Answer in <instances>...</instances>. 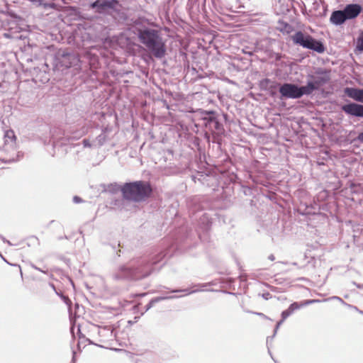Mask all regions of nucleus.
I'll use <instances>...</instances> for the list:
<instances>
[{
  "label": "nucleus",
  "mask_w": 363,
  "mask_h": 363,
  "mask_svg": "<svg viewBox=\"0 0 363 363\" xmlns=\"http://www.w3.org/2000/svg\"><path fill=\"white\" fill-rule=\"evenodd\" d=\"M112 276L115 280L138 279L143 277V276L138 274L136 269L125 265L118 267Z\"/></svg>",
  "instance_id": "obj_4"
},
{
  "label": "nucleus",
  "mask_w": 363,
  "mask_h": 363,
  "mask_svg": "<svg viewBox=\"0 0 363 363\" xmlns=\"http://www.w3.org/2000/svg\"><path fill=\"white\" fill-rule=\"evenodd\" d=\"M314 87L312 84L308 82L306 86L298 87V94L299 98H301L303 95H309L313 93L314 91Z\"/></svg>",
  "instance_id": "obj_13"
},
{
  "label": "nucleus",
  "mask_w": 363,
  "mask_h": 363,
  "mask_svg": "<svg viewBox=\"0 0 363 363\" xmlns=\"http://www.w3.org/2000/svg\"><path fill=\"white\" fill-rule=\"evenodd\" d=\"M293 312L288 308L281 313V320L278 322L277 327L279 326Z\"/></svg>",
  "instance_id": "obj_14"
},
{
  "label": "nucleus",
  "mask_w": 363,
  "mask_h": 363,
  "mask_svg": "<svg viewBox=\"0 0 363 363\" xmlns=\"http://www.w3.org/2000/svg\"><path fill=\"white\" fill-rule=\"evenodd\" d=\"M282 96L286 98L298 99V87L293 84H284L279 89Z\"/></svg>",
  "instance_id": "obj_6"
},
{
  "label": "nucleus",
  "mask_w": 363,
  "mask_h": 363,
  "mask_svg": "<svg viewBox=\"0 0 363 363\" xmlns=\"http://www.w3.org/2000/svg\"><path fill=\"white\" fill-rule=\"evenodd\" d=\"M4 145L11 147H13L16 141V135L12 130H7L4 133Z\"/></svg>",
  "instance_id": "obj_11"
},
{
  "label": "nucleus",
  "mask_w": 363,
  "mask_h": 363,
  "mask_svg": "<svg viewBox=\"0 0 363 363\" xmlns=\"http://www.w3.org/2000/svg\"><path fill=\"white\" fill-rule=\"evenodd\" d=\"M83 144H84V145L85 147H91V145H90V143H89V140H88L84 139V140H83Z\"/></svg>",
  "instance_id": "obj_18"
},
{
  "label": "nucleus",
  "mask_w": 363,
  "mask_h": 363,
  "mask_svg": "<svg viewBox=\"0 0 363 363\" xmlns=\"http://www.w3.org/2000/svg\"><path fill=\"white\" fill-rule=\"evenodd\" d=\"M121 191L125 199L140 202L151 196L152 188L148 182L137 181L125 184Z\"/></svg>",
  "instance_id": "obj_2"
},
{
  "label": "nucleus",
  "mask_w": 363,
  "mask_h": 363,
  "mask_svg": "<svg viewBox=\"0 0 363 363\" xmlns=\"http://www.w3.org/2000/svg\"><path fill=\"white\" fill-rule=\"evenodd\" d=\"M358 139L359 140H360L361 142H363V132L361 133L359 136H358Z\"/></svg>",
  "instance_id": "obj_20"
},
{
  "label": "nucleus",
  "mask_w": 363,
  "mask_h": 363,
  "mask_svg": "<svg viewBox=\"0 0 363 363\" xmlns=\"http://www.w3.org/2000/svg\"><path fill=\"white\" fill-rule=\"evenodd\" d=\"M291 38L295 44L300 45L305 48L315 50L319 53H322L325 50L321 42L316 40L309 35H305L301 31L296 32Z\"/></svg>",
  "instance_id": "obj_3"
},
{
  "label": "nucleus",
  "mask_w": 363,
  "mask_h": 363,
  "mask_svg": "<svg viewBox=\"0 0 363 363\" xmlns=\"http://www.w3.org/2000/svg\"><path fill=\"white\" fill-rule=\"evenodd\" d=\"M138 37L154 57L162 58L165 55L166 45L158 30L150 28L140 30Z\"/></svg>",
  "instance_id": "obj_1"
},
{
  "label": "nucleus",
  "mask_w": 363,
  "mask_h": 363,
  "mask_svg": "<svg viewBox=\"0 0 363 363\" xmlns=\"http://www.w3.org/2000/svg\"><path fill=\"white\" fill-rule=\"evenodd\" d=\"M117 4L116 0H96L90 5V7L96 9V11L101 13L106 9H114Z\"/></svg>",
  "instance_id": "obj_5"
},
{
  "label": "nucleus",
  "mask_w": 363,
  "mask_h": 363,
  "mask_svg": "<svg viewBox=\"0 0 363 363\" xmlns=\"http://www.w3.org/2000/svg\"><path fill=\"white\" fill-rule=\"evenodd\" d=\"M313 81L310 82L313 85L315 90L319 89L320 86H323L328 81V78L325 76L315 77H313Z\"/></svg>",
  "instance_id": "obj_12"
},
{
  "label": "nucleus",
  "mask_w": 363,
  "mask_h": 363,
  "mask_svg": "<svg viewBox=\"0 0 363 363\" xmlns=\"http://www.w3.org/2000/svg\"><path fill=\"white\" fill-rule=\"evenodd\" d=\"M308 303V302L299 303L297 302H294L289 306V308L294 313L295 311H297L299 308H301V307L306 306Z\"/></svg>",
  "instance_id": "obj_15"
},
{
  "label": "nucleus",
  "mask_w": 363,
  "mask_h": 363,
  "mask_svg": "<svg viewBox=\"0 0 363 363\" xmlns=\"http://www.w3.org/2000/svg\"><path fill=\"white\" fill-rule=\"evenodd\" d=\"M330 20L335 25H340L346 20V17L343 11H333L330 16Z\"/></svg>",
  "instance_id": "obj_10"
},
{
  "label": "nucleus",
  "mask_w": 363,
  "mask_h": 363,
  "mask_svg": "<svg viewBox=\"0 0 363 363\" xmlns=\"http://www.w3.org/2000/svg\"><path fill=\"white\" fill-rule=\"evenodd\" d=\"M357 48L359 50L363 51V32L357 39Z\"/></svg>",
  "instance_id": "obj_16"
},
{
  "label": "nucleus",
  "mask_w": 363,
  "mask_h": 363,
  "mask_svg": "<svg viewBox=\"0 0 363 363\" xmlns=\"http://www.w3.org/2000/svg\"><path fill=\"white\" fill-rule=\"evenodd\" d=\"M342 109L343 111H345L346 113L354 116H359V117H363V106L357 104H349L344 105L342 107Z\"/></svg>",
  "instance_id": "obj_7"
},
{
  "label": "nucleus",
  "mask_w": 363,
  "mask_h": 363,
  "mask_svg": "<svg viewBox=\"0 0 363 363\" xmlns=\"http://www.w3.org/2000/svg\"><path fill=\"white\" fill-rule=\"evenodd\" d=\"M252 313L254 314H256L259 316H260L261 318H262L263 319H268V317L267 315H265L264 313H255V312H252Z\"/></svg>",
  "instance_id": "obj_17"
},
{
  "label": "nucleus",
  "mask_w": 363,
  "mask_h": 363,
  "mask_svg": "<svg viewBox=\"0 0 363 363\" xmlns=\"http://www.w3.org/2000/svg\"><path fill=\"white\" fill-rule=\"evenodd\" d=\"M361 11L362 7L356 4H348L343 10L347 20L356 18L360 13Z\"/></svg>",
  "instance_id": "obj_8"
},
{
  "label": "nucleus",
  "mask_w": 363,
  "mask_h": 363,
  "mask_svg": "<svg viewBox=\"0 0 363 363\" xmlns=\"http://www.w3.org/2000/svg\"><path fill=\"white\" fill-rule=\"evenodd\" d=\"M262 297H263L264 299L267 300V299H269V298L271 297V295H270V294L267 293V294H262Z\"/></svg>",
  "instance_id": "obj_19"
},
{
  "label": "nucleus",
  "mask_w": 363,
  "mask_h": 363,
  "mask_svg": "<svg viewBox=\"0 0 363 363\" xmlns=\"http://www.w3.org/2000/svg\"><path fill=\"white\" fill-rule=\"evenodd\" d=\"M345 93L350 98L363 103V89L346 88Z\"/></svg>",
  "instance_id": "obj_9"
},
{
  "label": "nucleus",
  "mask_w": 363,
  "mask_h": 363,
  "mask_svg": "<svg viewBox=\"0 0 363 363\" xmlns=\"http://www.w3.org/2000/svg\"><path fill=\"white\" fill-rule=\"evenodd\" d=\"M18 268H19L21 277L23 279V269H21V267L20 265H18Z\"/></svg>",
  "instance_id": "obj_21"
}]
</instances>
